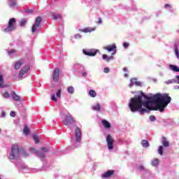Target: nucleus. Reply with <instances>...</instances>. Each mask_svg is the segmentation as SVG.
Wrapping results in <instances>:
<instances>
[{"instance_id":"3","label":"nucleus","mask_w":179,"mask_h":179,"mask_svg":"<svg viewBox=\"0 0 179 179\" xmlns=\"http://www.w3.org/2000/svg\"><path fill=\"white\" fill-rule=\"evenodd\" d=\"M16 30V19L11 18L9 20L7 27L4 29V33H10Z\"/></svg>"},{"instance_id":"9","label":"nucleus","mask_w":179,"mask_h":179,"mask_svg":"<svg viewBox=\"0 0 179 179\" xmlns=\"http://www.w3.org/2000/svg\"><path fill=\"white\" fill-rule=\"evenodd\" d=\"M76 121H75V120L73 119V117H72L71 115L66 116V120L63 121V124H64V125H69V124H76Z\"/></svg>"},{"instance_id":"40","label":"nucleus","mask_w":179,"mask_h":179,"mask_svg":"<svg viewBox=\"0 0 179 179\" xmlns=\"http://www.w3.org/2000/svg\"><path fill=\"white\" fill-rule=\"evenodd\" d=\"M51 100H52L53 101H58V99H57V97H55V94H53L52 96Z\"/></svg>"},{"instance_id":"30","label":"nucleus","mask_w":179,"mask_h":179,"mask_svg":"<svg viewBox=\"0 0 179 179\" xmlns=\"http://www.w3.org/2000/svg\"><path fill=\"white\" fill-rule=\"evenodd\" d=\"M158 153H159V155H160L161 156L163 155V145H161V146L159 147Z\"/></svg>"},{"instance_id":"42","label":"nucleus","mask_w":179,"mask_h":179,"mask_svg":"<svg viewBox=\"0 0 179 179\" xmlns=\"http://www.w3.org/2000/svg\"><path fill=\"white\" fill-rule=\"evenodd\" d=\"M10 115L11 117H16V112L15 111H11L10 113Z\"/></svg>"},{"instance_id":"44","label":"nucleus","mask_w":179,"mask_h":179,"mask_svg":"<svg viewBox=\"0 0 179 179\" xmlns=\"http://www.w3.org/2000/svg\"><path fill=\"white\" fill-rule=\"evenodd\" d=\"M96 23L97 24H101V23H103V20H101V18H99V20L96 21Z\"/></svg>"},{"instance_id":"36","label":"nucleus","mask_w":179,"mask_h":179,"mask_svg":"<svg viewBox=\"0 0 179 179\" xmlns=\"http://www.w3.org/2000/svg\"><path fill=\"white\" fill-rule=\"evenodd\" d=\"M62 92V90L59 89L56 93L57 97H61V92Z\"/></svg>"},{"instance_id":"12","label":"nucleus","mask_w":179,"mask_h":179,"mask_svg":"<svg viewBox=\"0 0 179 179\" xmlns=\"http://www.w3.org/2000/svg\"><path fill=\"white\" fill-rule=\"evenodd\" d=\"M24 64V59H20V61H17L15 62L14 65V69L17 71V69H20V66Z\"/></svg>"},{"instance_id":"15","label":"nucleus","mask_w":179,"mask_h":179,"mask_svg":"<svg viewBox=\"0 0 179 179\" xmlns=\"http://www.w3.org/2000/svg\"><path fill=\"white\" fill-rule=\"evenodd\" d=\"M162 143L164 148H169L170 146V143H169L166 137H162Z\"/></svg>"},{"instance_id":"55","label":"nucleus","mask_w":179,"mask_h":179,"mask_svg":"<svg viewBox=\"0 0 179 179\" xmlns=\"http://www.w3.org/2000/svg\"><path fill=\"white\" fill-rule=\"evenodd\" d=\"M129 87H132V84H130V85H129Z\"/></svg>"},{"instance_id":"21","label":"nucleus","mask_w":179,"mask_h":179,"mask_svg":"<svg viewBox=\"0 0 179 179\" xmlns=\"http://www.w3.org/2000/svg\"><path fill=\"white\" fill-rule=\"evenodd\" d=\"M102 58L103 59H106V62H110V61H111V59H113L114 57L113 56H107V55H102Z\"/></svg>"},{"instance_id":"48","label":"nucleus","mask_w":179,"mask_h":179,"mask_svg":"<svg viewBox=\"0 0 179 179\" xmlns=\"http://www.w3.org/2000/svg\"><path fill=\"white\" fill-rule=\"evenodd\" d=\"M27 13H33V10H31V9L27 10Z\"/></svg>"},{"instance_id":"41","label":"nucleus","mask_w":179,"mask_h":179,"mask_svg":"<svg viewBox=\"0 0 179 179\" xmlns=\"http://www.w3.org/2000/svg\"><path fill=\"white\" fill-rule=\"evenodd\" d=\"M103 72H104L105 73H108L110 72V69H108V68H107V67L104 68V69H103Z\"/></svg>"},{"instance_id":"37","label":"nucleus","mask_w":179,"mask_h":179,"mask_svg":"<svg viewBox=\"0 0 179 179\" xmlns=\"http://www.w3.org/2000/svg\"><path fill=\"white\" fill-rule=\"evenodd\" d=\"M150 121H156V117H155V115H150Z\"/></svg>"},{"instance_id":"17","label":"nucleus","mask_w":179,"mask_h":179,"mask_svg":"<svg viewBox=\"0 0 179 179\" xmlns=\"http://www.w3.org/2000/svg\"><path fill=\"white\" fill-rule=\"evenodd\" d=\"M20 152L22 157H27V156H29V153H27L26 150H24V148H20Z\"/></svg>"},{"instance_id":"22","label":"nucleus","mask_w":179,"mask_h":179,"mask_svg":"<svg viewBox=\"0 0 179 179\" xmlns=\"http://www.w3.org/2000/svg\"><path fill=\"white\" fill-rule=\"evenodd\" d=\"M169 68H170V69H171V71H173V72H179V68L177 66H174L173 64H171L169 66Z\"/></svg>"},{"instance_id":"49","label":"nucleus","mask_w":179,"mask_h":179,"mask_svg":"<svg viewBox=\"0 0 179 179\" xmlns=\"http://www.w3.org/2000/svg\"><path fill=\"white\" fill-rule=\"evenodd\" d=\"M14 52H16V50H10L8 52V54H14Z\"/></svg>"},{"instance_id":"29","label":"nucleus","mask_w":179,"mask_h":179,"mask_svg":"<svg viewBox=\"0 0 179 179\" xmlns=\"http://www.w3.org/2000/svg\"><path fill=\"white\" fill-rule=\"evenodd\" d=\"M32 138H33L34 141H35V143H39L40 139L38 138V137L37 136L33 135Z\"/></svg>"},{"instance_id":"13","label":"nucleus","mask_w":179,"mask_h":179,"mask_svg":"<svg viewBox=\"0 0 179 179\" xmlns=\"http://www.w3.org/2000/svg\"><path fill=\"white\" fill-rule=\"evenodd\" d=\"M113 174L114 170H108L102 175V178H108L111 177V176H113Z\"/></svg>"},{"instance_id":"11","label":"nucleus","mask_w":179,"mask_h":179,"mask_svg":"<svg viewBox=\"0 0 179 179\" xmlns=\"http://www.w3.org/2000/svg\"><path fill=\"white\" fill-rule=\"evenodd\" d=\"M52 78L54 82H58L59 80V69L56 68L54 70Z\"/></svg>"},{"instance_id":"2","label":"nucleus","mask_w":179,"mask_h":179,"mask_svg":"<svg viewBox=\"0 0 179 179\" xmlns=\"http://www.w3.org/2000/svg\"><path fill=\"white\" fill-rule=\"evenodd\" d=\"M20 157V148L17 144H14L11 147V153L9 155L10 160H17Z\"/></svg>"},{"instance_id":"26","label":"nucleus","mask_w":179,"mask_h":179,"mask_svg":"<svg viewBox=\"0 0 179 179\" xmlns=\"http://www.w3.org/2000/svg\"><path fill=\"white\" fill-rule=\"evenodd\" d=\"M141 145L143 148H149V142L146 140L142 141Z\"/></svg>"},{"instance_id":"23","label":"nucleus","mask_w":179,"mask_h":179,"mask_svg":"<svg viewBox=\"0 0 179 179\" xmlns=\"http://www.w3.org/2000/svg\"><path fill=\"white\" fill-rule=\"evenodd\" d=\"M67 90L69 94H73L75 93V88H73L72 86L69 87Z\"/></svg>"},{"instance_id":"31","label":"nucleus","mask_w":179,"mask_h":179,"mask_svg":"<svg viewBox=\"0 0 179 179\" xmlns=\"http://www.w3.org/2000/svg\"><path fill=\"white\" fill-rule=\"evenodd\" d=\"M53 17L54 19H55V20H58V19H62V15H61L60 14L54 15Z\"/></svg>"},{"instance_id":"39","label":"nucleus","mask_w":179,"mask_h":179,"mask_svg":"<svg viewBox=\"0 0 179 179\" xmlns=\"http://www.w3.org/2000/svg\"><path fill=\"white\" fill-rule=\"evenodd\" d=\"M38 157L41 159H44V157H45V155H44V153L39 152Z\"/></svg>"},{"instance_id":"45","label":"nucleus","mask_w":179,"mask_h":179,"mask_svg":"<svg viewBox=\"0 0 179 179\" xmlns=\"http://www.w3.org/2000/svg\"><path fill=\"white\" fill-rule=\"evenodd\" d=\"M123 47H124V48H128V47H129V43H123Z\"/></svg>"},{"instance_id":"56","label":"nucleus","mask_w":179,"mask_h":179,"mask_svg":"<svg viewBox=\"0 0 179 179\" xmlns=\"http://www.w3.org/2000/svg\"><path fill=\"white\" fill-rule=\"evenodd\" d=\"M133 80H134V78H131V82H132Z\"/></svg>"},{"instance_id":"38","label":"nucleus","mask_w":179,"mask_h":179,"mask_svg":"<svg viewBox=\"0 0 179 179\" xmlns=\"http://www.w3.org/2000/svg\"><path fill=\"white\" fill-rule=\"evenodd\" d=\"M30 152H31L32 153H37V150H36V148H29Z\"/></svg>"},{"instance_id":"54","label":"nucleus","mask_w":179,"mask_h":179,"mask_svg":"<svg viewBox=\"0 0 179 179\" xmlns=\"http://www.w3.org/2000/svg\"><path fill=\"white\" fill-rule=\"evenodd\" d=\"M124 78H128V74L127 73H124Z\"/></svg>"},{"instance_id":"24","label":"nucleus","mask_w":179,"mask_h":179,"mask_svg":"<svg viewBox=\"0 0 179 179\" xmlns=\"http://www.w3.org/2000/svg\"><path fill=\"white\" fill-rule=\"evenodd\" d=\"M89 95L90 96V97H96V96H97V93L96 92V91L90 90L89 92Z\"/></svg>"},{"instance_id":"50","label":"nucleus","mask_w":179,"mask_h":179,"mask_svg":"<svg viewBox=\"0 0 179 179\" xmlns=\"http://www.w3.org/2000/svg\"><path fill=\"white\" fill-rule=\"evenodd\" d=\"M139 169H140V170H145V167H144L143 166L141 165V166H139Z\"/></svg>"},{"instance_id":"20","label":"nucleus","mask_w":179,"mask_h":179,"mask_svg":"<svg viewBox=\"0 0 179 179\" xmlns=\"http://www.w3.org/2000/svg\"><path fill=\"white\" fill-rule=\"evenodd\" d=\"M3 83V76H2V74H0V88L6 87V85Z\"/></svg>"},{"instance_id":"18","label":"nucleus","mask_w":179,"mask_h":179,"mask_svg":"<svg viewBox=\"0 0 179 179\" xmlns=\"http://www.w3.org/2000/svg\"><path fill=\"white\" fill-rule=\"evenodd\" d=\"M167 83H177L179 85V76H176V79L169 80Z\"/></svg>"},{"instance_id":"6","label":"nucleus","mask_w":179,"mask_h":179,"mask_svg":"<svg viewBox=\"0 0 179 179\" xmlns=\"http://www.w3.org/2000/svg\"><path fill=\"white\" fill-rule=\"evenodd\" d=\"M29 70H30V65L29 64L25 65L24 67H22L20 69L18 78L20 79H22L23 78V75H24L25 73H27V72H29Z\"/></svg>"},{"instance_id":"52","label":"nucleus","mask_w":179,"mask_h":179,"mask_svg":"<svg viewBox=\"0 0 179 179\" xmlns=\"http://www.w3.org/2000/svg\"><path fill=\"white\" fill-rule=\"evenodd\" d=\"M124 72H128V69L127 67L123 68Z\"/></svg>"},{"instance_id":"51","label":"nucleus","mask_w":179,"mask_h":179,"mask_svg":"<svg viewBox=\"0 0 179 179\" xmlns=\"http://www.w3.org/2000/svg\"><path fill=\"white\" fill-rule=\"evenodd\" d=\"M6 115V113L5 112H1V117H5Z\"/></svg>"},{"instance_id":"32","label":"nucleus","mask_w":179,"mask_h":179,"mask_svg":"<svg viewBox=\"0 0 179 179\" xmlns=\"http://www.w3.org/2000/svg\"><path fill=\"white\" fill-rule=\"evenodd\" d=\"M3 97L5 99H9V97H10V94H9L8 92H5L3 93Z\"/></svg>"},{"instance_id":"53","label":"nucleus","mask_w":179,"mask_h":179,"mask_svg":"<svg viewBox=\"0 0 179 179\" xmlns=\"http://www.w3.org/2000/svg\"><path fill=\"white\" fill-rule=\"evenodd\" d=\"M83 76L84 78H86V76H87V73H83Z\"/></svg>"},{"instance_id":"47","label":"nucleus","mask_w":179,"mask_h":179,"mask_svg":"<svg viewBox=\"0 0 179 179\" xmlns=\"http://www.w3.org/2000/svg\"><path fill=\"white\" fill-rule=\"evenodd\" d=\"M164 8L165 9H167V8H171V5L166 3L165 4Z\"/></svg>"},{"instance_id":"7","label":"nucleus","mask_w":179,"mask_h":179,"mask_svg":"<svg viewBox=\"0 0 179 179\" xmlns=\"http://www.w3.org/2000/svg\"><path fill=\"white\" fill-rule=\"evenodd\" d=\"M75 137L76 142L80 143L82 141V131L80 128L76 127L75 129Z\"/></svg>"},{"instance_id":"25","label":"nucleus","mask_w":179,"mask_h":179,"mask_svg":"<svg viewBox=\"0 0 179 179\" xmlns=\"http://www.w3.org/2000/svg\"><path fill=\"white\" fill-rule=\"evenodd\" d=\"M10 1V8H15L16 4L17 3V0H9Z\"/></svg>"},{"instance_id":"14","label":"nucleus","mask_w":179,"mask_h":179,"mask_svg":"<svg viewBox=\"0 0 179 179\" xmlns=\"http://www.w3.org/2000/svg\"><path fill=\"white\" fill-rule=\"evenodd\" d=\"M94 30H96V27H87L83 29H80V31H83V33H92V31H94Z\"/></svg>"},{"instance_id":"57","label":"nucleus","mask_w":179,"mask_h":179,"mask_svg":"<svg viewBox=\"0 0 179 179\" xmlns=\"http://www.w3.org/2000/svg\"><path fill=\"white\" fill-rule=\"evenodd\" d=\"M178 89H179V86H178Z\"/></svg>"},{"instance_id":"1","label":"nucleus","mask_w":179,"mask_h":179,"mask_svg":"<svg viewBox=\"0 0 179 179\" xmlns=\"http://www.w3.org/2000/svg\"><path fill=\"white\" fill-rule=\"evenodd\" d=\"M171 102V97L169 94L157 93L152 96H146L143 92H141V95L131 98L129 107L132 113L138 111L140 114L148 113L150 110L163 113L164 108Z\"/></svg>"},{"instance_id":"46","label":"nucleus","mask_w":179,"mask_h":179,"mask_svg":"<svg viewBox=\"0 0 179 179\" xmlns=\"http://www.w3.org/2000/svg\"><path fill=\"white\" fill-rule=\"evenodd\" d=\"M75 38H82V35L77 34L75 35Z\"/></svg>"},{"instance_id":"19","label":"nucleus","mask_w":179,"mask_h":179,"mask_svg":"<svg viewBox=\"0 0 179 179\" xmlns=\"http://www.w3.org/2000/svg\"><path fill=\"white\" fill-rule=\"evenodd\" d=\"M11 96L13 100H15V101H19V100H20V97L19 96V95L16 94V92L13 91L11 92Z\"/></svg>"},{"instance_id":"35","label":"nucleus","mask_w":179,"mask_h":179,"mask_svg":"<svg viewBox=\"0 0 179 179\" xmlns=\"http://www.w3.org/2000/svg\"><path fill=\"white\" fill-rule=\"evenodd\" d=\"M175 54L177 58H179V50H178V48L177 47L175 48Z\"/></svg>"},{"instance_id":"28","label":"nucleus","mask_w":179,"mask_h":179,"mask_svg":"<svg viewBox=\"0 0 179 179\" xmlns=\"http://www.w3.org/2000/svg\"><path fill=\"white\" fill-rule=\"evenodd\" d=\"M100 108H101L100 104H96V106L92 107V110H94V111H99Z\"/></svg>"},{"instance_id":"8","label":"nucleus","mask_w":179,"mask_h":179,"mask_svg":"<svg viewBox=\"0 0 179 179\" xmlns=\"http://www.w3.org/2000/svg\"><path fill=\"white\" fill-rule=\"evenodd\" d=\"M83 54L85 55H88V57H94L97 54V50L96 49H91L89 50H83Z\"/></svg>"},{"instance_id":"5","label":"nucleus","mask_w":179,"mask_h":179,"mask_svg":"<svg viewBox=\"0 0 179 179\" xmlns=\"http://www.w3.org/2000/svg\"><path fill=\"white\" fill-rule=\"evenodd\" d=\"M106 142L108 150H113L114 149V138L111 136V134L107 135Z\"/></svg>"},{"instance_id":"43","label":"nucleus","mask_w":179,"mask_h":179,"mask_svg":"<svg viewBox=\"0 0 179 179\" xmlns=\"http://www.w3.org/2000/svg\"><path fill=\"white\" fill-rule=\"evenodd\" d=\"M41 150H43V152H45V153H48V150L46 148H45V147H42L41 148Z\"/></svg>"},{"instance_id":"34","label":"nucleus","mask_w":179,"mask_h":179,"mask_svg":"<svg viewBox=\"0 0 179 179\" xmlns=\"http://www.w3.org/2000/svg\"><path fill=\"white\" fill-rule=\"evenodd\" d=\"M27 22V20H24V19L22 20H21V22H20V26H21L22 27H23V26H24V25L26 24Z\"/></svg>"},{"instance_id":"10","label":"nucleus","mask_w":179,"mask_h":179,"mask_svg":"<svg viewBox=\"0 0 179 179\" xmlns=\"http://www.w3.org/2000/svg\"><path fill=\"white\" fill-rule=\"evenodd\" d=\"M104 50H106V51H108V52H111V51H115L113 53H112V55H115L117 50V46L115 44L110 45L104 48Z\"/></svg>"},{"instance_id":"33","label":"nucleus","mask_w":179,"mask_h":179,"mask_svg":"<svg viewBox=\"0 0 179 179\" xmlns=\"http://www.w3.org/2000/svg\"><path fill=\"white\" fill-rule=\"evenodd\" d=\"M152 166H157L159 164V159H155L152 162Z\"/></svg>"},{"instance_id":"16","label":"nucleus","mask_w":179,"mask_h":179,"mask_svg":"<svg viewBox=\"0 0 179 179\" xmlns=\"http://www.w3.org/2000/svg\"><path fill=\"white\" fill-rule=\"evenodd\" d=\"M102 124H103V127L106 129L111 128V124L106 120H102Z\"/></svg>"},{"instance_id":"4","label":"nucleus","mask_w":179,"mask_h":179,"mask_svg":"<svg viewBox=\"0 0 179 179\" xmlns=\"http://www.w3.org/2000/svg\"><path fill=\"white\" fill-rule=\"evenodd\" d=\"M43 21V18L41 16H38L36 20L35 23L32 25L31 31L32 33H36L38 31V29H40V24H41V22Z\"/></svg>"},{"instance_id":"58","label":"nucleus","mask_w":179,"mask_h":179,"mask_svg":"<svg viewBox=\"0 0 179 179\" xmlns=\"http://www.w3.org/2000/svg\"><path fill=\"white\" fill-rule=\"evenodd\" d=\"M0 132H1V129H0Z\"/></svg>"},{"instance_id":"27","label":"nucleus","mask_w":179,"mask_h":179,"mask_svg":"<svg viewBox=\"0 0 179 179\" xmlns=\"http://www.w3.org/2000/svg\"><path fill=\"white\" fill-rule=\"evenodd\" d=\"M29 132H30V130L29 129V127L24 126L23 133L24 135H29Z\"/></svg>"}]
</instances>
